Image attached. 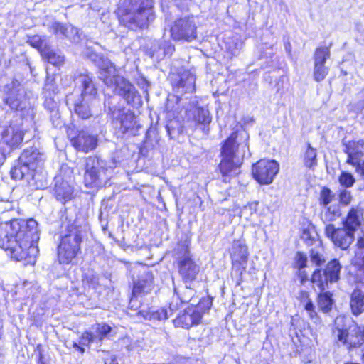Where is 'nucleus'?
<instances>
[{
	"label": "nucleus",
	"instance_id": "f257e3e1",
	"mask_svg": "<svg viewBox=\"0 0 364 364\" xmlns=\"http://www.w3.org/2000/svg\"><path fill=\"white\" fill-rule=\"evenodd\" d=\"M6 234L0 237V247L9 251L11 258L26 260L37 252L39 240L38 223L33 219H13L6 223Z\"/></svg>",
	"mask_w": 364,
	"mask_h": 364
},
{
	"label": "nucleus",
	"instance_id": "f03ea898",
	"mask_svg": "<svg viewBox=\"0 0 364 364\" xmlns=\"http://www.w3.org/2000/svg\"><path fill=\"white\" fill-rule=\"evenodd\" d=\"M88 57L98 65L99 78L105 85L114 88V92L122 97L127 104L134 106L141 103V95L136 87L128 80L119 75L112 63L95 53H91Z\"/></svg>",
	"mask_w": 364,
	"mask_h": 364
},
{
	"label": "nucleus",
	"instance_id": "7ed1b4c3",
	"mask_svg": "<svg viewBox=\"0 0 364 364\" xmlns=\"http://www.w3.org/2000/svg\"><path fill=\"white\" fill-rule=\"evenodd\" d=\"M117 15L121 24L131 30L146 29L155 18L154 0H120Z\"/></svg>",
	"mask_w": 364,
	"mask_h": 364
},
{
	"label": "nucleus",
	"instance_id": "20e7f679",
	"mask_svg": "<svg viewBox=\"0 0 364 364\" xmlns=\"http://www.w3.org/2000/svg\"><path fill=\"white\" fill-rule=\"evenodd\" d=\"M248 124L238 125L230 136L225 139L220 149L221 161L219 169L223 176V181L227 183L228 178L237 174L241 161L238 154V146L244 144L248 147Z\"/></svg>",
	"mask_w": 364,
	"mask_h": 364
},
{
	"label": "nucleus",
	"instance_id": "39448f33",
	"mask_svg": "<svg viewBox=\"0 0 364 364\" xmlns=\"http://www.w3.org/2000/svg\"><path fill=\"white\" fill-rule=\"evenodd\" d=\"M61 240L58 246V258L60 264H69L80 250L83 228L79 220L63 215Z\"/></svg>",
	"mask_w": 364,
	"mask_h": 364
},
{
	"label": "nucleus",
	"instance_id": "423d86ee",
	"mask_svg": "<svg viewBox=\"0 0 364 364\" xmlns=\"http://www.w3.org/2000/svg\"><path fill=\"white\" fill-rule=\"evenodd\" d=\"M74 81L80 94L75 100L73 99L72 95L68 96L67 103L71 102L74 105V112L79 117L87 119L92 116L91 105L96 101L97 89L90 73L80 74Z\"/></svg>",
	"mask_w": 364,
	"mask_h": 364
},
{
	"label": "nucleus",
	"instance_id": "0eeeda50",
	"mask_svg": "<svg viewBox=\"0 0 364 364\" xmlns=\"http://www.w3.org/2000/svg\"><path fill=\"white\" fill-rule=\"evenodd\" d=\"M107 163L102 159L92 156L86 159L84 183L87 188H100L106 185L109 178Z\"/></svg>",
	"mask_w": 364,
	"mask_h": 364
},
{
	"label": "nucleus",
	"instance_id": "6e6552de",
	"mask_svg": "<svg viewBox=\"0 0 364 364\" xmlns=\"http://www.w3.org/2000/svg\"><path fill=\"white\" fill-rule=\"evenodd\" d=\"M171 37L175 41L191 42L197 38V26L193 16L177 18L170 25Z\"/></svg>",
	"mask_w": 364,
	"mask_h": 364
},
{
	"label": "nucleus",
	"instance_id": "1a4fd4ad",
	"mask_svg": "<svg viewBox=\"0 0 364 364\" xmlns=\"http://www.w3.org/2000/svg\"><path fill=\"white\" fill-rule=\"evenodd\" d=\"M342 266L337 259H333L328 262L325 269L322 272L321 269H316L311 276V282L316 285L321 291L328 288V283H334L339 280Z\"/></svg>",
	"mask_w": 364,
	"mask_h": 364
},
{
	"label": "nucleus",
	"instance_id": "9d476101",
	"mask_svg": "<svg viewBox=\"0 0 364 364\" xmlns=\"http://www.w3.org/2000/svg\"><path fill=\"white\" fill-rule=\"evenodd\" d=\"M279 170L275 160L261 159L252 164V176L260 185L271 184Z\"/></svg>",
	"mask_w": 364,
	"mask_h": 364
},
{
	"label": "nucleus",
	"instance_id": "9b49d317",
	"mask_svg": "<svg viewBox=\"0 0 364 364\" xmlns=\"http://www.w3.org/2000/svg\"><path fill=\"white\" fill-rule=\"evenodd\" d=\"M176 259L178 272L183 280L186 283L194 281L200 271V267L191 258L190 251L186 247H181Z\"/></svg>",
	"mask_w": 364,
	"mask_h": 364
},
{
	"label": "nucleus",
	"instance_id": "f8f14e48",
	"mask_svg": "<svg viewBox=\"0 0 364 364\" xmlns=\"http://www.w3.org/2000/svg\"><path fill=\"white\" fill-rule=\"evenodd\" d=\"M169 80L176 94L183 95L195 90L196 77L189 70L172 73L169 75Z\"/></svg>",
	"mask_w": 364,
	"mask_h": 364
},
{
	"label": "nucleus",
	"instance_id": "ddd939ff",
	"mask_svg": "<svg viewBox=\"0 0 364 364\" xmlns=\"http://www.w3.org/2000/svg\"><path fill=\"white\" fill-rule=\"evenodd\" d=\"M325 235L331 240L335 247L343 250H348L355 240V235L343 228H336L333 224L326 225Z\"/></svg>",
	"mask_w": 364,
	"mask_h": 364
},
{
	"label": "nucleus",
	"instance_id": "4468645a",
	"mask_svg": "<svg viewBox=\"0 0 364 364\" xmlns=\"http://www.w3.org/2000/svg\"><path fill=\"white\" fill-rule=\"evenodd\" d=\"M154 288V275L151 270L146 269L139 274L136 281L134 282L132 296L130 304H132L138 296H144L149 294Z\"/></svg>",
	"mask_w": 364,
	"mask_h": 364
},
{
	"label": "nucleus",
	"instance_id": "2eb2a0df",
	"mask_svg": "<svg viewBox=\"0 0 364 364\" xmlns=\"http://www.w3.org/2000/svg\"><path fill=\"white\" fill-rule=\"evenodd\" d=\"M97 137L86 131H80L77 135L71 139L73 146L79 151L87 153L95 150L97 146Z\"/></svg>",
	"mask_w": 364,
	"mask_h": 364
},
{
	"label": "nucleus",
	"instance_id": "dca6fc26",
	"mask_svg": "<svg viewBox=\"0 0 364 364\" xmlns=\"http://www.w3.org/2000/svg\"><path fill=\"white\" fill-rule=\"evenodd\" d=\"M54 182L53 194L55 198L63 203L71 200L73 187L70 183L60 176H55Z\"/></svg>",
	"mask_w": 364,
	"mask_h": 364
},
{
	"label": "nucleus",
	"instance_id": "f3484780",
	"mask_svg": "<svg viewBox=\"0 0 364 364\" xmlns=\"http://www.w3.org/2000/svg\"><path fill=\"white\" fill-rule=\"evenodd\" d=\"M200 320V314L196 313V310L189 306L173 320V323L176 327L188 329L195 325H198Z\"/></svg>",
	"mask_w": 364,
	"mask_h": 364
},
{
	"label": "nucleus",
	"instance_id": "a211bd4d",
	"mask_svg": "<svg viewBox=\"0 0 364 364\" xmlns=\"http://www.w3.org/2000/svg\"><path fill=\"white\" fill-rule=\"evenodd\" d=\"M112 118L117 124H119L122 134L127 133L129 129L134 127L135 116L129 110L125 109H112Z\"/></svg>",
	"mask_w": 364,
	"mask_h": 364
},
{
	"label": "nucleus",
	"instance_id": "6ab92c4d",
	"mask_svg": "<svg viewBox=\"0 0 364 364\" xmlns=\"http://www.w3.org/2000/svg\"><path fill=\"white\" fill-rule=\"evenodd\" d=\"M36 170L27 164L20 161L18 157L17 163L10 171L11 178L15 181L26 180L30 183L31 180L35 179Z\"/></svg>",
	"mask_w": 364,
	"mask_h": 364
},
{
	"label": "nucleus",
	"instance_id": "aec40b11",
	"mask_svg": "<svg viewBox=\"0 0 364 364\" xmlns=\"http://www.w3.org/2000/svg\"><path fill=\"white\" fill-rule=\"evenodd\" d=\"M175 50L174 46L164 39L154 40L149 48V54L159 60L164 58L166 55H171Z\"/></svg>",
	"mask_w": 364,
	"mask_h": 364
},
{
	"label": "nucleus",
	"instance_id": "412c9836",
	"mask_svg": "<svg viewBox=\"0 0 364 364\" xmlns=\"http://www.w3.org/2000/svg\"><path fill=\"white\" fill-rule=\"evenodd\" d=\"M23 133L21 130H14L13 128H8L1 133L0 146L9 147L11 152L16 148L22 141Z\"/></svg>",
	"mask_w": 364,
	"mask_h": 364
},
{
	"label": "nucleus",
	"instance_id": "4be33fe9",
	"mask_svg": "<svg viewBox=\"0 0 364 364\" xmlns=\"http://www.w3.org/2000/svg\"><path fill=\"white\" fill-rule=\"evenodd\" d=\"M363 214L355 208H351L345 218L343 219V228L355 235V232L363 223Z\"/></svg>",
	"mask_w": 364,
	"mask_h": 364
},
{
	"label": "nucleus",
	"instance_id": "5701e85b",
	"mask_svg": "<svg viewBox=\"0 0 364 364\" xmlns=\"http://www.w3.org/2000/svg\"><path fill=\"white\" fill-rule=\"evenodd\" d=\"M19 158L20 161L28 164L35 170L38 166H41L44 161L43 154L41 153L37 148L33 146L24 149Z\"/></svg>",
	"mask_w": 364,
	"mask_h": 364
},
{
	"label": "nucleus",
	"instance_id": "b1692460",
	"mask_svg": "<svg viewBox=\"0 0 364 364\" xmlns=\"http://www.w3.org/2000/svg\"><path fill=\"white\" fill-rule=\"evenodd\" d=\"M188 115L192 117L195 126L199 127L205 134L208 133L209 129L207 127L211 122L212 118L208 109L196 107L190 111Z\"/></svg>",
	"mask_w": 364,
	"mask_h": 364
},
{
	"label": "nucleus",
	"instance_id": "393cba45",
	"mask_svg": "<svg viewBox=\"0 0 364 364\" xmlns=\"http://www.w3.org/2000/svg\"><path fill=\"white\" fill-rule=\"evenodd\" d=\"M4 102L13 110H23L26 107V94L22 90H13Z\"/></svg>",
	"mask_w": 364,
	"mask_h": 364
},
{
	"label": "nucleus",
	"instance_id": "a878e982",
	"mask_svg": "<svg viewBox=\"0 0 364 364\" xmlns=\"http://www.w3.org/2000/svg\"><path fill=\"white\" fill-rule=\"evenodd\" d=\"M364 142L360 141H349L345 144L343 151L348 155L346 163L348 164H355L357 161L360 160L363 156V146Z\"/></svg>",
	"mask_w": 364,
	"mask_h": 364
},
{
	"label": "nucleus",
	"instance_id": "bb28decb",
	"mask_svg": "<svg viewBox=\"0 0 364 364\" xmlns=\"http://www.w3.org/2000/svg\"><path fill=\"white\" fill-rule=\"evenodd\" d=\"M338 341L346 346L349 350L360 348V340L355 338L354 332H349L347 329L338 328Z\"/></svg>",
	"mask_w": 364,
	"mask_h": 364
},
{
	"label": "nucleus",
	"instance_id": "cd10ccee",
	"mask_svg": "<svg viewBox=\"0 0 364 364\" xmlns=\"http://www.w3.org/2000/svg\"><path fill=\"white\" fill-rule=\"evenodd\" d=\"M350 306L354 316H359L364 311V292L355 289L351 293Z\"/></svg>",
	"mask_w": 364,
	"mask_h": 364
},
{
	"label": "nucleus",
	"instance_id": "c85d7f7f",
	"mask_svg": "<svg viewBox=\"0 0 364 364\" xmlns=\"http://www.w3.org/2000/svg\"><path fill=\"white\" fill-rule=\"evenodd\" d=\"M325 210L321 213V219L323 223L335 221L341 215V210L338 205H331L324 207Z\"/></svg>",
	"mask_w": 364,
	"mask_h": 364
},
{
	"label": "nucleus",
	"instance_id": "c756f323",
	"mask_svg": "<svg viewBox=\"0 0 364 364\" xmlns=\"http://www.w3.org/2000/svg\"><path fill=\"white\" fill-rule=\"evenodd\" d=\"M231 255L235 262H237L242 266L244 264H247L248 259V249L247 246L240 244L234 245Z\"/></svg>",
	"mask_w": 364,
	"mask_h": 364
},
{
	"label": "nucleus",
	"instance_id": "7c9ffc66",
	"mask_svg": "<svg viewBox=\"0 0 364 364\" xmlns=\"http://www.w3.org/2000/svg\"><path fill=\"white\" fill-rule=\"evenodd\" d=\"M42 56L47 61L54 65H60L64 63L65 57L61 52L55 50L49 46L46 50H43Z\"/></svg>",
	"mask_w": 364,
	"mask_h": 364
},
{
	"label": "nucleus",
	"instance_id": "2f4dec72",
	"mask_svg": "<svg viewBox=\"0 0 364 364\" xmlns=\"http://www.w3.org/2000/svg\"><path fill=\"white\" fill-rule=\"evenodd\" d=\"M307 261L308 259L306 255L301 252H297L296 253L294 257V267L295 269H297L299 272L301 284H304L307 280V277L304 271H302L303 269H304L306 267Z\"/></svg>",
	"mask_w": 364,
	"mask_h": 364
},
{
	"label": "nucleus",
	"instance_id": "473e14b6",
	"mask_svg": "<svg viewBox=\"0 0 364 364\" xmlns=\"http://www.w3.org/2000/svg\"><path fill=\"white\" fill-rule=\"evenodd\" d=\"M304 164L309 169H313L318 164L316 149L313 148L309 143L307 144L304 154Z\"/></svg>",
	"mask_w": 364,
	"mask_h": 364
},
{
	"label": "nucleus",
	"instance_id": "72a5a7b5",
	"mask_svg": "<svg viewBox=\"0 0 364 364\" xmlns=\"http://www.w3.org/2000/svg\"><path fill=\"white\" fill-rule=\"evenodd\" d=\"M91 329L98 343H101L105 338L112 331V328L105 323H100L93 325Z\"/></svg>",
	"mask_w": 364,
	"mask_h": 364
},
{
	"label": "nucleus",
	"instance_id": "f704fd0d",
	"mask_svg": "<svg viewBox=\"0 0 364 364\" xmlns=\"http://www.w3.org/2000/svg\"><path fill=\"white\" fill-rule=\"evenodd\" d=\"M323 252V247H322L321 241H316V246L310 250L311 261L317 266L321 265L325 262Z\"/></svg>",
	"mask_w": 364,
	"mask_h": 364
},
{
	"label": "nucleus",
	"instance_id": "c9c22d12",
	"mask_svg": "<svg viewBox=\"0 0 364 364\" xmlns=\"http://www.w3.org/2000/svg\"><path fill=\"white\" fill-rule=\"evenodd\" d=\"M213 304V298L208 296L203 297L200 299V301L195 304L194 302L191 303V306L196 310V313L200 314V317L202 318L203 314L208 311Z\"/></svg>",
	"mask_w": 364,
	"mask_h": 364
},
{
	"label": "nucleus",
	"instance_id": "e433bc0d",
	"mask_svg": "<svg viewBox=\"0 0 364 364\" xmlns=\"http://www.w3.org/2000/svg\"><path fill=\"white\" fill-rule=\"evenodd\" d=\"M174 292L178 295V299L182 303L194 302L193 297L196 291L190 287L186 286L181 289L174 288Z\"/></svg>",
	"mask_w": 364,
	"mask_h": 364
},
{
	"label": "nucleus",
	"instance_id": "4c0bfd02",
	"mask_svg": "<svg viewBox=\"0 0 364 364\" xmlns=\"http://www.w3.org/2000/svg\"><path fill=\"white\" fill-rule=\"evenodd\" d=\"M318 305L322 311L325 313L330 311L333 305L331 294L328 291L320 293L318 297Z\"/></svg>",
	"mask_w": 364,
	"mask_h": 364
},
{
	"label": "nucleus",
	"instance_id": "58836bf2",
	"mask_svg": "<svg viewBox=\"0 0 364 364\" xmlns=\"http://www.w3.org/2000/svg\"><path fill=\"white\" fill-rule=\"evenodd\" d=\"M356 245L355 263L360 269L364 270V233L358 237Z\"/></svg>",
	"mask_w": 364,
	"mask_h": 364
},
{
	"label": "nucleus",
	"instance_id": "ea45409f",
	"mask_svg": "<svg viewBox=\"0 0 364 364\" xmlns=\"http://www.w3.org/2000/svg\"><path fill=\"white\" fill-rule=\"evenodd\" d=\"M27 42L32 47L37 48L41 55L43 54V50H46L50 46L45 36H41L38 35L29 37Z\"/></svg>",
	"mask_w": 364,
	"mask_h": 364
},
{
	"label": "nucleus",
	"instance_id": "a19ab883",
	"mask_svg": "<svg viewBox=\"0 0 364 364\" xmlns=\"http://www.w3.org/2000/svg\"><path fill=\"white\" fill-rule=\"evenodd\" d=\"M331 52L328 47H319L316 49L314 53V65H325V63L330 58Z\"/></svg>",
	"mask_w": 364,
	"mask_h": 364
},
{
	"label": "nucleus",
	"instance_id": "79ce46f5",
	"mask_svg": "<svg viewBox=\"0 0 364 364\" xmlns=\"http://www.w3.org/2000/svg\"><path fill=\"white\" fill-rule=\"evenodd\" d=\"M67 26L66 23L54 21L48 26V31L57 37L65 38V34L68 31Z\"/></svg>",
	"mask_w": 364,
	"mask_h": 364
},
{
	"label": "nucleus",
	"instance_id": "37998d69",
	"mask_svg": "<svg viewBox=\"0 0 364 364\" xmlns=\"http://www.w3.org/2000/svg\"><path fill=\"white\" fill-rule=\"evenodd\" d=\"M338 182L342 187L348 188L354 185L355 178L351 173L342 171L338 177Z\"/></svg>",
	"mask_w": 364,
	"mask_h": 364
},
{
	"label": "nucleus",
	"instance_id": "c03bdc74",
	"mask_svg": "<svg viewBox=\"0 0 364 364\" xmlns=\"http://www.w3.org/2000/svg\"><path fill=\"white\" fill-rule=\"evenodd\" d=\"M335 197L333 191L327 187H323L320 193L319 203L323 207L328 205Z\"/></svg>",
	"mask_w": 364,
	"mask_h": 364
},
{
	"label": "nucleus",
	"instance_id": "a18cd8bd",
	"mask_svg": "<svg viewBox=\"0 0 364 364\" xmlns=\"http://www.w3.org/2000/svg\"><path fill=\"white\" fill-rule=\"evenodd\" d=\"M301 239L308 246H316V242L320 241L318 239V235L315 232H311L310 230L304 229L302 232Z\"/></svg>",
	"mask_w": 364,
	"mask_h": 364
},
{
	"label": "nucleus",
	"instance_id": "49530a36",
	"mask_svg": "<svg viewBox=\"0 0 364 364\" xmlns=\"http://www.w3.org/2000/svg\"><path fill=\"white\" fill-rule=\"evenodd\" d=\"M329 69L328 67L322 65H314V78L316 82L323 80L328 73Z\"/></svg>",
	"mask_w": 364,
	"mask_h": 364
},
{
	"label": "nucleus",
	"instance_id": "de8ad7c7",
	"mask_svg": "<svg viewBox=\"0 0 364 364\" xmlns=\"http://www.w3.org/2000/svg\"><path fill=\"white\" fill-rule=\"evenodd\" d=\"M97 343V341L93 333L91 328L90 331H85L80 337L79 344L81 346H90L92 343Z\"/></svg>",
	"mask_w": 364,
	"mask_h": 364
},
{
	"label": "nucleus",
	"instance_id": "09e8293b",
	"mask_svg": "<svg viewBox=\"0 0 364 364\" xmlns=\"http://www.w3.org/2000/svg\"><path fill=\"white\" fill-rule=\"evenodd\" d=\"M339 203L343 205H348L352 200V195L350 191L346 189H342L339 191L338 194Z\"/></svg>",
	"mask_w": 364,
	"mask_h": 364
},
{
	"label": "nucleus",
	"instance_id": "8fccbe9b",
	"mask_svg": "<svg viewBox=\"0 0 364 364\" xmlns=\"http://www.w3.org/2000/svg\"><path fill=\"white\" fill-rule=\"evenodd\" d=\"M67 28L68 31L65 34V38H68L73 42H77L79 39L78 29L70 24H68Z\"/></svg>",
	"mask_w": 364,
	"mask_h": 364
},
{
	"label": "nucleus",
	"instance_id": "3c124183",
	"mask_svg": "<svg viewBox=\"0 0 364 364\" xmlns=\"http://www.w3.org/2000/svg\"><path fill=\"white\" fill-rule=\"evenodd\" d=\"M357 102H354L351 104L352 109L355 112H360L364 109V89L357 95Z\"/></svg>",
	"mask_w": 364,
	"mask_h": 364
},
{
	"label": "nucleus",
	"instance_id": "603ef678",
	"mask_svg": "<svg viewBox=\"0 0 364 364\" xmlns=\"http://www.w3.org/2000/svg\"><path fill=\"white\" fill-rule=\"evenodd\" d=\"M115 98L112 96H109L105 100V107L107 109V114L112 117V109H120L119 108H117L114 105V101Z\"/></svg>",
	"mask_w": 364,
	"mask_h": 364
},
{
	"label": "nucleus",
	"instance_id": "864d4df0",
	"mask_svg": "<svg viewBox=\"0 0 364 364\" xmlns=\"http://www.w3.org/2000/svg\"><path fill=\"white\" fill-rule=\"evenodd\" d=\"M352 332H354L355 338L358 340H360V347L363 343H364V326H355L353 329H352Z\"/></svg>",
	"mask_w": 364,
	"mask_h": 364
},
{
	"label": "nucleus",
	"instance_id": "5fc2aeb1",
	"mask_svg": "<svg viewBox=\"0 0 364 364\" xmlns=\"http://www.w3.org/2000/svg\"><path fill=\"white\" fill-rule=\"evenodd\" d=\"M152 318L159 321L166 320L168 318V309H161L153 313Z\"/></svg>",
	"mask_w": 364,
	"mask_h": 364
},
{
	"label": "nucleus",
	"instance_id": "6e6d98bb",
	"mask_svg": "<svg viewBox=\"0 0 364 364\" xmlns=\"http://www.w3.org/2000/svg\"><path fill=\"white\" fill-rule=\"evenodd\" d=\"M11 149L0 146V167L4 164L6 159L10 155Z\"/></svg>",
	"mask_w": 364,
	"mask_h": 364
},
{
	"label": "nucleus",
	"instance_id": "4d7b16f0",
	"mask_svg": "<svg viewBox=\"0 0 364 364\" xmlns=\"http://www.w3.org/2000/svg\"><path fill=\"white\" fill-rule=\"evenodd\" d=\"M166 129L167 131V134L169 136L171 139H174L177 135L179 134V129H175L172 124V123H170L166 126Z\"/></svg>",
	"mask_w": 364,
	"mask_h": 364
},
{
	"label": "nucleus",
	"instance_id": "13d9d810",
	"mask_svg": "<svg viewBox=\"0 0 364 364\" xmlns=\"http://www.w3.org/2000/svg\"><path fill=\"white\" fill-rule=\"evenodd\" d=\"M192 0H173L174 4L180 9L185 10Z\"/></svg>",
	"mask_w": 364,
	"mask_h": 364
},
{
	"label": "nucleus",
	"instance_id": "bf43d9fd",
	"mask_svg": "<svg viewBox=\"0 0 364 364\" xmlns=\"http://www.w3.org/2000/svg\"><path fill=\"white\" fill-rule=\"evenodd\" d=\"M298 299L300 300V302L302 304H304L306 302L311 300L309 299V293L306 291H304V290L300 291V292L299 294Z\"/></svg>",
	"mask_w": 364,
	"mask_h": 364
},
{
	"label": "nucleus",
	"instance_id": "052dcab7",
	"mask_svg": "<svg viewBox=\"0 0 364 364\" xmlns=\"http://www.w3.org/2000/svg\"><path fill=\"white\" fill-rule=\"evenodd\" d=\"M307 314H308V316L313 321V322H314L315 323H316L317 322L319 321V318L318 316V314H317V312L316 311V309L311 310V311H307Z\"/></svg>",
	"mask_w": 364,
	"mask_h": 364
},
{
	"label": "nucleus",
	"instance_id": "680f3d73",
	"mask_svg": "<svg viewBox=\"0 0 364 364\" xmlns=\"http://www.w3.org/2000/svg\"><path fill=\"white\" fill-rule=\"evenodd\" d=\"M303 306L306 312L311 311V310L316 309V306H314L311 300L306 302L304 304H303Z\"/></svg>",
	"mask_w": 364,
	"mask_h": 364
},
{
	"label": "nucleus",
	"instance_id": "e2e57ef3",
	"mask_svg": "<svg viewBox=\"0 0 364 364\" xmlns=\"http://www.w3.org/2000/svg\"><path fill=\"white\" fill-rule=\"evenodd\" d=\"M90 283L93 285V287H96L97 286H99V279L96 275H91L90 277Z\"/></svg>",
	"mask_w": 364,
	"mask_h": 364
},
{
	"label": "nucleus",
	"instance_id": "0e129e2a",
	"mask_svg": "<svg viewBox=\"0 0 364 364\" xmlns=\"http://www.w3.org/2000/svg\"><path fill=\"white\" fill-rule=\"evenodd\" d=\"M237 44H235V46L233 47L231 45H229V46H227L226 48L228 50H230L232 54H235V49H237Z\"/></svg>",
	"mask_w": 364,
	"mask_h": 364
},
{
	"label": "nucleus",
	"instance_id": "69168bd1",
	"mask_svg": "<svg viewBox=\"0 0 364 364\" xmlns=\"http://www.w3.org/2000/svg\"><path fill=\"white\" fill-rule=\"evenodd\" d=\"M38 364H46L43 361V356L41 353H40L38 355Z\"/></svg>",
	"mask_w": 364,
	"mask_h": 364
},
{
	"label": "nucleus",
	"instance_id": "338daca9",
	"mask_svg": "<svg viewBox=\"0 0 364 364\" xmlns=\"http://www.w3.org/2000/svg\"><path fill=\"white\" fill-rule=\"evenodd\" d=\"M105 364H118L115 358L107 360L105 362Z\"/></svg>",
	"mask_w": 364,
	"mask_h": 364
},
{
	"label": "nucleus",
	"instance_id": "774afa93",
	"mask_svg": "<svg viewBox=\"0 0 364 364\" xmlns=\"http://www.w3.org/2000/svg\"><path fill=\"white\" fill-rule=\"evenodd\" d=\"M285 50H287V52L290 53V52H291V45H290L289 43H287L285 44Z\"/></svg>",
	"mask_w": 364,
	"mask_h": 364
}]
</instances>
